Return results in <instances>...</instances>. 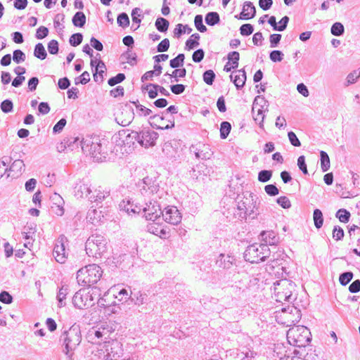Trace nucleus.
<instances>
[{"mask_svg": "<svg viewBox=\"0 0 360 360\" xmlns=\"http://www.w3.org/2000/svg\"><path fill=\"white\" fill-rule=\"evenodd\" d=\"M295 287V284L288 279L276 281L274 283V295L276 301L278 302L284 301L292 302L295 299L293 295Z\"/></svg>", "mask_w": 360, "mask_h": 360, "instance_id": "nucleus-1", "label": "nucleus"}, {"mask_svg": "<svg viewBox=\"0 0 360 360\" xmlns=\"http://www.w3.org/2000/svg\"><path fill=\"white\" fill-rule=\"evenodd\" d=\"M311 333L304 326H296L287 332V340L290 345L297 347H305L310 341Z\"/></svg>", "mask_w": 360, "mask_h": 360, "instance_id": "nucleus-2", "label": "nucleus"}, {"mask_svg": "<svg viewBox=\"0 0 360 360\" xmlns=\"http://www.w3.org/2000/svg\"><path fill=\"white\" fill-rule=\"evenodd\" d=\"M103 271L98 265L96 264H89L77 271V279L78 282H81L85 285L91 286L96 284L100 280Z\"/></svg>", "mask_w": 360, "mask_h": 360, "instance_id": "nucleus-3", "label": "nucleus"}, {"mask_svg": "<svg viewBox=\"0 0 360 360\" xmlns=\"http://www.w3.org/2000/svg\"><path fill=\"white\" fill-rule=\"evenodd\" d=\"M107 243L103 236L93 234L86 241V252L89 257H100L106 252Z\"/></svg>", "mask_w": 360, "mask_h": 360, "instance_id": "nucleus-4", "label": "nucleus"}, {"mask_svg": "<svg viewBox=\"0 0 360 360\" xmlns=\"http://www.w3.org/2000/svg\"><path fill=\"white\" fill-rule=\"evenodd\" d=\"M270 255L271 251L268 245L254 243L246 248L244 252V258L250 263H258L264 261Z\"/></svg>", "mask_w": 360, "mask_h": 360, "instance_id": "nucleus-5", "label": "nucleus"}, {"mask_svg": "<svg viewBox=\"0 0 360 360\" xmlns=\"http://www.w3.org/2000/svg\"><path fill=\"white\" fill-rule=\"evenodd\" d=\"M302 314L299 309L295 306H288L281 311H276L275 318L278 323L290 327L299 322Z\"/></svg>", "mask_w": 360, "mask_h": 360, "instance_id": "nucleus-6", "label": "nucleus"}, {"mask_svg": "<svg viewBox=\"0 0 360 360\" xmlns=\"http://www.w3.org/2000/svg\"><path fill=\"white\" fill-rule=\"evenodd\" d=\"M82 335L78 326H72L61 335V340L65 345L64 352L68 354L81 342Z\"/></svg>", "mask_w": 360, "mask_h": 360, "instance_id": "nucleus-7", "label": "nucleus"}, {"mask_svg": "<svg viewBox=\"0 0 360 360\" xmlns=\"http://www.w3.org/2000/svg\"><path fill=\"white\" fill-rule=\"evenodd\" d=\"M102 360H119L122 354V345L116 340L105 341L103 347L98 352Z\"/></svg>", "mask_w": 360, "mask_h": 360, "instance_id": "nucleus-8", "label": "nucleus"}, {"mask_svg": "<svg viewBox=\"0 0 360 360\" xmlns=\"http://www.w3.org/2000/svg\"><path fill=\"white\" fill-rule=\"evenodd\" d=\"M96 288L80 289L72 297V304L76 308L83 309L89 308L94 304V291Z\"/></svg>", "mask_w": 360, "mask_h": 360, "instance_id": "nucleus-9", "label": "nucleus"}, {"mask_svg": "<svg viewBox=\"0 0 360 360\" xmlns=\"http://www.w3.org/2000/svg\"><path fill=\"white\" fill-rule=\"evenodd\" d=\"M130 137L136 140L141 146L148 148L155 145L158 134L149 129L142 130L140 132L133 131L126 136L127 139Z\"/></svg>", "mask_w": 360, "mask_h": 360, "instance_id": "nucleus-10", "label": "nucleus"}, {"mask_svg": "<svg viewBox=\"0 0 360 360\" xmlns=\"http://www.w3.org/2000/svg\"><path fill=\"white\" fill-rule=\"evenodd\" d=\"M110 144V143L104 139H97L96 141H93L89 149L92 158L97 162L105 160L108 151L111 149L108 148V145Z\"/></svg>", "mask_w": 360, "mask_h": 360, "instance_id": "nucleus-11", "label": "nucleus"}, {"mask_svg": "<svg viewBox=\"0 0 360 360\" xmlns=\"http://www.w3.org/2000/svg\"><path fill=\"white\" fill-rule=\"evenodd\" d=\"M237 209L241 212L239 217L242 218L254 214L257 215L255 212L258 210L257 199H254L253 195L250 194V198H244L238 202Z\"/></svg>", "mask_w": 360, "mask_h": 360, "instance_id": "nucleus-12", "label": "nucleus"}, {"mask_svg": "<svg viewBox=\"0 0 360 360\" xmlns=\"http://www.w3.org/2000/svg\"><path fill=\"white\" fill-rule=\"evenodd\" d=\"M115 331L113 325L110 323H103L98 327H94L89 331V337L94 340V338L101 340H107L110 335Z\"/></svg>", "mask_w": 360, "mask_h": 360, "instance_id": "nucleus-13", "label": "nucleus"}, {"mask_svg": "<svg viewBox=\"0 0 360 360\" xmlns=\"http://www.w3.org/2000/svg\"><path fill=\"white\" fill-rule=\"evenodd\" d=\"M67 238L64 236H60L56 240L53 248V255L56 260L60 264L65 263L67 258V252L65 246Z\"/></svg>", "mask_w": 360, "mask_h": 360, "instance_id": "nucleus-14", "label": "nucleus"}, {"mask_svg": "<svg viewBox=\"0 0 360 360\" xmlns=\"http://www.w3.org/2000/svg\"><path fill=\"white\" fill-rule=\"evenodd\" d=\"M141 211L144 213V216L147 220L155 221L160 217L162 212L161 211L160 205L155 201H150L142 207Z\"/></svg>", "mask_w": 360, "mask_h": 360, "instance_id": "nucleus-15", "label": "nucleus"}, {"mask_svg": "<svg viewBox=\"0 0 360 360\" xmlns=\"http://www.w3.org/2000/svg\"><path fill=\"white\" fill-rule=\"evenodd\" d=\"M150 120L151 127L157 129H169L174 127V119H168L166 123L165 117L162 114L150 116Z\"/></svg>", "mask_w": 360, "mask_h": 360, "instance_id": "nucleus-16", "label": "nucleus"}, {"mask_svg": "<svg viewBox=\"0 0 360 360\" xmlns=\"http://www.w3.org/2000/svg\"><path fill=\"white\" fill-rule=\"evenodd\" d=\"M162 215L166 222L173 225L179 224L182 218L179 210L174 206L166 207Z\"/></svg>", "mask_w": 360, "mask_h": 360, "instance_id": "nucleus-17", "label": "nucleus"}, {"mask_svg": "<svg viewBox=\"0 0 360 360\" xmlns=\"http://www.w3.org/2000/svg\"><path fill=\"white\" fill-rule=\"evenodd\" d=\"M190 150L191 152L194 153L197 159L209 160L213 154L208 145L201 143L192 145Z\"/></svg>", "mask_w": 360, "mask_h": 360, "instance_id": "nucleus-18", "label": "nucleus"}, {"mask_svg": "<svg viewBox=\"0 0 360 360\" xmlns=\"http://www.w3.org/2000/svg\"><path fill=\"white\" fill-rule=\"evenodd\" d=\"M240 281L235 282L229 288L228 293L230 295L232 301L238 302L245 295L246 287L241 285Z\"/></svg>", "mask_w": 360, "mask_h": 360, "instance_id": "nucleus-19", "label": "nucleus"}, {"mask_svg": "<svg viewBox=\"0 0 360 360\" xmlns=\"http://www.w3.org/2000/svg\"><path fill=\"white\" fill-rule=\"evenodd\" d=\"M256 15V8L253 4L250 1H245L243 4L241 13L235 18L239 20H250L253 18Z\"/></svg>", "mask_w": 360, "mask_h": 360, "instance_id": "nucleus-20", "label": "nucleus"}, {"mask_svg": "<svg viewBox=\"0 0 360 360\" xmlns=\"http://www.w3.org/2000/svg\"><path fill=\"white\" fill-rule=\"evenodd\" d=\"M120 210L125 212L129 215L139 214L141 212L142 207L134 204L129 199L123 200L119 205Z\"/></svg>", "mask_w": 360, "mask_h": 360, "instance_id": "nucleus-21", "label": "nucleus"}, {"mask_svg": "<svg viewBox=\"0 0 360 360\" xmlns=\"http://www.w3.org/2000/svg\"><path fill=\"white\" fill-rule=\"evenodd\" d=\"M91 185L88 182H80L75 188V194L77 198H87L91 195Z\"/></svg>", "mask_w": 360, "mask_h": 360, "instance_id": "nucleus-22", "label": "nucleus"}, {"mask_svg": "<svg viewBox=\"0 0 360 360\" xmlns=\"http://www.w3.org/2000/svg\"><path fill=\"white\" fill-rule=\"evenodd\" d=\"M231 79L238 89L243 88L246 81V72L243 69L238 70L230 75Z\"/></svg>", "mask_w": 360, "mask_h": 360, "instance_id": "nucleus-23", "label": "nucleus"}, {"mask_svg": "<svg viewBox=\"0 0 360 360\" xmlns=\"http://www.w3.org/2000/svg\"><path fill=\"white\" fill-rule=\"evenodd\" d=\"M25 164L21 160H15L8 169L7 177L15 178L20 176L24 171Z\"/></svg>", "mask_w": 360, "mask_h": 360, "instance_id": "nucleus-24", "label": "nucleus"}, {"mask_svg": "<svg viewBox=\"0 0 360 360\" xmlns=\"http://www.w3.org/2000/svg\"><path fill=\"white\" fill-rule=\"evenodd\" d=\"M252 112L253 114L254 120L258 123L260 128L263 129L265 115L264 110H262V107H259L257 109V106L254 104Z\"/></svg>", "mask_w": 360, "mask_h": 360, "instance_id": "nucleus-25", "label": "nucleus"}, {"mask_svg": "<svg viewBox=\"0 0 360 360\" xmlns=\"http://www.w3.org/2000/svg\"><path fill=\"white\" fill-rule=\"evenodd\" d=\"M147 230L150 233L158 236L160 238L165 237L167 232L164 230L161 226L155 223H150L147 225Z\"/></svg>", "mask_w": 360, "mask_h": 360, "instance_id": "nucleus-26", "label": "nucleus"}, {"mask_svg": "<svg viewBox=\"0 0 360 360\" xmlns=\"http://www.w3.org/2000/svg\"><path fill=\"white\" fill-rule=\"evenodd\" d=\"M69 294V288L68 285H63L57 294L56 299L58 302V307H63L66 304L65 300Z\"/></svg>", "mask_w": 360, "mask_h": 360, "instance_id": "nucleus-27", "label": "nucleus"}, {"mask_svg": "<svg viewBox=\"0 0 360 360\" xmlns=\"http://www.w3.org/2000/svg\"><path fill=\"white\" fill-rule=\"evenodd\" d=\"M143 189L146 191H149L152 194L157 193L159 191V186L152 181L151 179L146 177L143 180Z\"/></svg>", "mask_w": 360, "mask_h": 360, "instance_id": "nucleus-28", "label": "nucleus"}, {"mask_svg": "<svg viewBox=\"0 0 360 360\" xmlns=\"http://www.w3.org/2000/svg\"><path fill=\"white\" fill-rule=\"evenodd\" d=\"M131 295H132V300L134 301L136 305L140 306L144 304L146 302L148 295L145 292H142L141 291H137L132 292H131Z\"/></svg>", "mask_w": 360, "mask_h": 360, "instance_id": "nucleus-29", "label": "nucleus"}, {"mask_svg": "<svg viewBox=\"0 0 360 360\" xmlns=\"http://www.w3.org/2000/svg\"><path fill=\"white\" fill-rule=\"evenodd\" d=\"M72 23L75 27H82L86 23V15L83 12H77L72 18Z\"/></svg>", "mask_w": 360, "mask_h": 360, "instance_id": "nucleus-30", "label": "nucleus"}, {"mask_svg": "<svg viewBox=\"0 0 360 360\" xmlns=\"http://www.w3.org/2000/svg\"><path fill=\"white\" fill-rule=\"evenodd\" d=\"M108 193L105 192L103 191H101L100 189H95L92 191L91 195L89 196V200L92 202H101L103 200L107 195Z\"/></svg>", "mask_w": 360, "mask_h": 360, "instance_id": "nucleus-31", "label": "nucleus"}, {"mask_svg": "<svg viewBox=\"0 0 360 360\" xmlns=\"http://www.w3.org/2000/svg\"><path fill=\"white\" fill-rule=\"evenodd\" d=\"M205 20L207 25L214 26L219 22V15L217 12H210L205 15Z\"/></svg>", "mask_w": 360, "mask_h": 360, "instance_id": "nucleus-32", "label": "nucleus"}, {"mask_svg": "<svg viewBox=\"0 0 360 360\" xmlns=\"http://www.w3.org/2000/svg\"><path fill=\"white\" fill-rule=\"evenodd\" d=\"M155 25L156 29L160 32H165L169 27V21L164 18H158L155 20Z\"/></svg>", "mask_w": 360, "mask_h": 360, "instance_id": "nucleus-33", "label": "nucleus"}, {"mask_svg": "<svg viewBox=\"0 0 360 360\" xmlns=\"http://www.w3.org/2000/svg\"><path fill=\"white\" fill-rule=\"evenodd\" d=\"M34 56L40 60H44L46 58L47 53L41 43H38L35 45Z\"/></svg>", "mask_w": 360, "mask_h": 360, "instance_id": "nucleus-34", "label": "nucleus"}, {"mask_svg": "<svg viewBox=\"0 0 360 360\" xmlns=\"http://www.w3.org/2000/svg\"><path fill=\"white\" fill-rule=\"evenodd\" d=\"M313 219L314 226L316 229H320L323 226V217L322 212L319 209H315L313 213Z\"/></svg>", "mask_w": 360, "mask_h": 360, "instance_id": "nucleus-35", "label": "nucleus"}, {"mask_svg": "<svg viewBox=\"0 0 360 360\" xmlns=\"http://www.w3.org/2000/svg\"><path fill=\"white\" fill-rule=\"evenodd\" d=\"M321 168L323 172H327L330 168V158L326 152L321 150Z\"/></svg>", "mask_w": 360, "mask_h": 360, "instance_id": "nucleus-36", "label": "nucleus"}, {"mask_svg": "<svg viewBox=\"0 0 360 360\" xmlns=\"http://www.w3.org/2000/svg\"><path fill=\"white\" fill-rule=\"evenodd\" d=\"M192 28L188 25H183L182 24H177L174 30V34L176 37H179L183 33L187 32L190 34Z\"/></svg>", "mask_w": 360, "mask_h": 360, "instance_id": "nucleus-37", "label": "nucleus"}, {"mask_svg": "<svg viewBox=\"0 0 360 360\" xmlns=\"http://www.w3.org/2000/svg\"><path fill=\"white\" fill-rule=\"evenodd\" d=\"M158 84L150 83L146 84L145 86H142V90H146L148 91L150 98H155L158 94Z\"/></svg>", "mask_w": 360, "mask_h": 360, "instance_id": "nucleus-38", "label": "nucleus"}, {"mask_svg": "<svg viewBox=\"0 0 360 360\" xmlns=\"http://www.w3.org/2000/svg\"><path fill=\"white\" fill-rule=\"evenodd\" d=\"M185 56L184 53H179L176 57L169 61V65L172 68H178L183 66L184 63Z\"/></svg>", "mask_w": 360, "mask_h": 360, "instance_id": "nucleus-39", "label": "nucleus"}, {"mask_svg": "<svg viewBox=\"0 0 360 360\" xmlns=\"http://www.w3.org/2000/svg\"><path fill=\"white\" fill-rule=\"evenodd\" d=\"M105 70V63L101 60H98V63L96 65L95 72L94 73V79L96 82L98 81V76L97 74H99L101 76V80L103 81V74L104 73Z\"/></svg>", "mask_w": 360, "mask_h": 360, "instance_id": "nucleus-40", "label": "nucleus"}, {"mask_svg": "<svg viewBox=\"0 0 360 360\" xmlns=\"http://www.w3.org/2000/svg\"><path fill=\"white\" fill-rule=\"evenodd\" d=\"M231 129V125L229 122L224 121L220 125V137L222 139L227 138L230 134Z\"/></svg>", "mask_w": 360, "mask_h": 360, "instance_id": "nucleus-41", "label": "nucleus"}, {"mask_svg": "<svg viewBox=\"0 0 360 360\" xmlns=\"http://www.w3.org/2000/svg\"><path fill=\"white\" fill-rule=\"evenodd\" d=\"M200 35L198 33L193 34L190 39L186 42V46L188 49H193L194 47L199 45L198 40L200 39Z\"/></svg>", "mask_w": 360, "mask_h": 360, "instance_id": "nucleus-42", "label": "nucleus"}, {"mask_svg": "<svg viewBox=\"0 0 360 360\" xmlns=\"http://www.w3.org/2000/svg\"><path fill=\"white\" fill-rule=\"evenodd\" d=\"M336 217L342 223H347L350 218V213L345 209H340L335 214Z\"/></svg>", "mask_w": 360, "mask_h": 360, "instance_id": "nucleus-43", "label": "nucleus"}, {"mask_svg": "<svg viewBox=\"0 0 360 360\" xmlns=\"http://www.w3.org/2000/svg\"><path fill=\"white\" fill-rule=\"evenodd\" d=\"M345 28L341 22H335L330 28L331 34L337 37L343 34Z\"/></svg>", "mask_w": 360, "mask_h": 360, "instance_id": "nucleus-44", "label": "nucleus"}, {"mask_svg": "<svg viewBox=\"0 0 360 360\" xmlns=\"http://www.w3.org/2000/svg\"><path fill=\"white\" fill-rule=\"evenodd\" d=\"M272 174L271 170H262L258 174V181L262 183H266L271 179Z\"/></svg>", "mask_w": 360, "mask_h": 360, "instance_id": "nucleus-45", "label": "nucleus"}, {"mask_svg": "<svg viewBox=\"0 0 360 360\" xmlns=\"http://www.w3.org/2000/svg\"><path fill=\"white\" fill-rule=\"evenodd\" d=\"M117 22L122 27H127L129 25V18L126 13H120L117 18Z\"/></svg>", "mask_w": 360, "mask_h": 360, "instance_id": "nucleus-46", "label": "nucleus"}, {"mask_svg": "<svg viewBox=\"0 0 360 360\" xmlns=\"http://www.w3.org/2000/svg\"><path fill=\"white\" fill-rule=\"evenodd\" d=\"M353 273L351 271L345 272L340 274L339 277V282L342 285H347L353 278Z\"/></svg>", "mask_w": 360, "mask_h": 360, "instance_id": "nucleus-47", "label": "nucleus"}, {"mask_svg": "<svg viewBox=\"0 0 360 360\" xmlns=\"http://www.w3.org/2000/svg\"><path fill=\"white\" fill-rule=\"evenodd\" d=\"M229 62L232 63V68H238L240 54L238 51H231L228 54Z\"/></svg>", "mask_w": 360, "mask_h": 360, "instance_id": "nucleus-48", "label": "nucleus"}, {"mask_svg": "<svg viewBox=\"0 0 360 360\" xmlns=\"http://www.w3.org/2000/svg\"><path fill=\"white\" fill-rule=\"evenodd\" d=\"M203 81L208 85H212L215 79V74L213 70H206L202 75Z\"/></svg>", "mask_w": 360, "mask_h": 360, "instance_id": "nucleus-49", "label": "nucleus"}, {"mask_svg": "<svg viewBox=\"0 0 360 360\" xmlns=\"http://www.w3.org/2000/svg\"><path fill=\"white\" fill-rule=\"evenodd\" d=\"M0 108L4 113H9L13 110V103L12 101L6 99L1 103Z\"/></svg>", "mask_w": 360, "mask_h": 360, "instance_id": "nucleus-50", "label": "nucleus"}, {"mask_svg": "<svg viewBox=\"0 0 360 360\" xmlns=\"http://www.w3.org/2000/svg\"><path fill=\"white\" fill-rule=\"evenodd\" d=\"M125 78L126 77L124 73H119L116 76L110 78L108 81V84L109 86H113L123 82Z\"/></svg>", "mask_w": 360, "mask_h": 360, "instance_id": "nucleus-51", "label": "nucleus"}, {"mask_svg": "<svg viewBox=\"0 0 360 360\" xmlns=\"http://www.w3.org/2000/svg\"><path fill=\"white\" fill-rule=\"evenodd\" d=\"M194 24L196 29L200 32H205L207 31V27L202 23V16L201 15H197L194 19Z\"/></svg>", "mask_w": 360, "mask_h": 360, "instance_id": "nucleus-52", "label": "nucleus"}, {"mask_svg": "<svg viewBox=\"0 0 360 360\" xmlns=\"http://www.w3.org/2000/svg\"><path fill=\"white\" fill-rule=\"evenodd\" d=\"M90 81V75L87 71H84L80 76L75 79V84H86Z\"/></svg>", "mask_w": 360, "mask_h": 360, "instance_id": "nucleus-53", "label": "nucleus"}, {"mask_svg": "<svg viewBox=\"0 0 360 360\" xmlns=\"http://www.w3.org/2000/svg\"><path fill=\"white\" fill-rule=\"evenodd\" d=\"M83 35L81 33L73 34L69 39L70 44L72 46H77L82 42Z\"/></svg>", "mask_w": 360, "mask_h": 360, "instance_id": "nucleus-54", "label": "nucleus"}, {"mask_svg": "<svg viewBox=\"0 0 360 360\" xmlns=\"http://www.w3.org/2000/svg\"><path fill=\"white\" fill-rule=\"evenodd\" d=\"M269 58L272 62H281L283 58V53L279 50H274L269 54Z\"/></svg>", "mask_w": 360, "mask_h": 360, "instance_id": "nucleus-55", "label": "nucleus"}, {"mask_svg": "<svg viewBox=\"0 0 360 360\" xmlns=\"http://www.w3.org/2000/svg\"><path fill=\"white\" fill-rule=\"evenodd\" d=\"M221 258L218 261L219 262V266L223 267L224 269H229L232 265V262L231 261V257L227 256L226 258H224V255L221 254L219 256Z\"/></svg>", "mask_w": 360, "mask_h": 360, "instance_id": "nucleus-56", "label": "nucleus"}, {"mask_svg": "<svg viewBox=\"0 0 360 360\" xmlns=\"http://www.w3.org/2000/svg\"><path fill=\"white\" fill-rule=\"evenodd\" d=\"M25 54L20 49L15 50L13 53V60L16 63H20L25 60Z\"/></svg>", "mask_w": 360, "mask_h": 360, "instance_id": "nucleus-57", "label": "nucleus"}, {"mask_svg": "<svg viewBox=\"0 0 360 360\" xmlns=\"http://www.w3.org/2000/svg\"><path fill=\"white\" fill-rule=\"evenodd\" d=\"M136 112L139 117H146L152 113V110L142 105H137Z\"/></svg>", "mask_w": 360, "mask_h": 360, "instance_id": "nucleus-58", "label": "nucleus"}, {"mask_svg": "<svg viewBox=\"0 0 360 360\" xmlns=\"http://www.w3.org/2000/svg\"><path fill=\"white\" fill-rule=\"evenodd\" d=\"M254 31V27L251 24H244L240 27V33L243 36H249Z\"/></svg>", "mask_w": 360, "mask_h": 360, "instance_id": "nucleus-59", "label": "nucleus"}, {"mask_svg": "<svg viewBox=\"0 0 360 360\" xmlns=\"http://www.w3.org/2000/svg\"><path fill=\"white\" fill-rule=\"evenodd\" d=\"M186 75V70L185 68L175 69L171 75V77L174 79V82H178V77H184Z\"/></svg>", "mask_w": 360, "mask_h": 360, "instance_id": "nucleus-60", "label": "nucleus"}, {"mask_svg": "<svg viewBox=\"0 0 360 360\" xmlns=\"http://www.w3.org/2000/svg\"><path fill=\"white\" fill-rule=\"evenodd\" d=\"M131 297V294L128 293V291L122 288L120 290L118 294L115 295V297L120 302H127Z\"/></svg>", "mask_w": 360, "mask_h": 360, "instance_id": "nucleus-61", "label": "nucleus"}, {"mask_svg": "<svg viewBox=\"0 0 360 360\" xmlns=\"http://www.w3.org/2000/svg\"><path fill=\"white\" fill-rule=\"evenodd\" d=\"M169 48V40L167 38L162 40L157 46V51L160 53L165 52Z\"/></svg>", "mask_w": 360, "mask_h": 360, "instance_id": "nucleus-62", "label": "nucleus"}, {"mask_svg": "<svg viewBox=\"0 0 360 360\" xmlns=\"http://www.w3.org/2000/svg\"><path fill=\"white\" fill-rule=\"evenodd\" d=\"M48 51L51 54H57L58 52V42L55 40H51L48 44Z\"/></svg>", "mask_w": 360, "mask_h": 360, "instance_id": "nucleus-63", "label": "nucleus"}, {"mask_svg": "<svg viewBox=\"0 0 360 360\" xmlns=\"http://www.w3.org/2000/svg\"><path fill=\"white\" fill-rule=\"evenodd\" d=\"M276 201L277 203L284 209H288L291 207V202L286 196H281Z\"/></svg>", "mask_w": 360, "mask_h": 360, "instance_id": "nucleus-64", "label": "nucleus"}]
</instances>
